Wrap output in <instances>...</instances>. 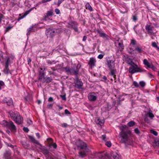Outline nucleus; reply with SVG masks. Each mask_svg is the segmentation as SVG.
Segmentation results:
<instances>
[{
    "label": "nucleus",
    "instance_id": "obj_38",
    "mask_svg": "<svg viewBox=\"0 0 159 159\" xmlns=\"http://www.w3.org/2000/svg\"><path fill=\"white\" fill-rule=\"evenodd\" d=\"M113 158L114 159H120L119 156L116 154L113 155Z\"/></svg>",
    "mask_w": 159,
    "mask_h": 159
},
{
    "label": "nucleus",
    "instance_id": "obj_19",
    "mask_svg": "<svg viewBox=\"0 0 159 159\" xmlns=\"http://www.w3.org/2000/svg\"><path fill=\"white\" fill-rule=\"evenodd\" d=\"M96 32L98 33L99 34L100 36L103 38H106L107 35L104 33L103 31H100L99 30H96Z\"/></svg>",
    "mask_w": 159,
    "mask_h": 159
},
{
    "label": "nucleus",
    "instance_id": "obj_64",
    "mask_svg": "<svg viewBox=\"0 0 159 159\" xmlns=\"http://www.w3.org/2000/svg\"><path fill=\"white\" fill-rule=\"evenodd\" d=\"M67 124L65 123H63L62 125V126L64 127H66L67 126Z\"/></svg>",
    "mask_w": 159,
    "mask_h": 159
},
{
    "label": "nucleus",
    "instance_id": "obj_60",
    "mask_svg": "<svg viewBox=\"0 0 159 159\" xmlns=\"http://www.w3.org/2000/svg\"><path fill=\"white\" fill-rule=\"evenodd\" d=\"M4 85V83L2 81H0V85L1 86H3Z\"/></svg>",
    "mask_w": 159,
    "mask_h": 159
},
{
    "label": "nucleus",
    "instance_id": "obj_33",
    "mask_svg": "<svg viewBox=\"0 0 159 159\" xmlns=\"http://www.w3.org/2000/svg\"><path fill=\"white\" fill-rule=\"evenodd\" d=\"M136 43V41L134 39L131 40V43L130 44V46H131L132 45H135Z\"/></svg>",
    "mask_w": 159,
    "mask_h": 159
},
{
    "label": "nucleus",
    "instance_id": "obj_59",
    "mask_svg": "<svg viewBox=\"0 0 159 159\" xmlns=\"http://www.w3.org/2000/svg\"><path fill=\"white\" fill-rule=\"evenodd\" d=\"M87 39V37L85 35L84 36L83 39V41H85Z\"/></svg>",
    "mask_w": 159,
    "mask_h": 159
},
{
    "label": "nucleus",
    "instance_id": "obj_56",
    "mask_svg": "<svg viewBox=\"0 0 159 159\" xmlns=\"http://www.w3.org/2000/svg\"><path fill=\"white\" fill-rule=\"evenodd\" d=\"M61 97L62 99L64 100H65L66 99V97L65 95H61Z\"/></svg>",
    "mask_w": 159,
    "mask_h": 159
},
{
    "label": "nucleus",
    "instance_id": "obj_55",
    "mask_svg": "<svg viewBox=\"0 0 159 159\" xmlns=\"http://www.w3.org/2000/svg\"><path fill=\"white\" fill-rule=\"evenodd\" d=\"M23 130L25 132H27L29 131V130L26 127H24L23 128Z\"/></svg>",
    "mask_w": 159,
    "mask_h": 159
},
{
    "label": "nucleus",
    "instance_id": "obj_27",
    "mask_svg": "<svg viewBox=\"0 0 159 159\" xmlns=\"http://www.w3.org/2000/svg\"><path fill=\"white\" fill-rule=\"evenodd\" d=\"M135 124V122L133 121H131L129 122L128 123V125L129 127H132Z\"/></svg>",
    "mask_w": 159,
    "mask_h": 159
},
{
    "label": "nucleus",
    "instance_id": "obj_53",
    "mask_svg": "<svg viewBox=\"0 0 159 159\" xmlns=\"http://www.w3.org/2000/svg\"><path fill=\"white\" fill-rule=\"evenodd\" d=\"M33 27H31L29 28V30H28V32H34L35 31V29H34L33 28Z\"/></svg>",
    "mask_w": 159,
    "mask_h": 159
},
{
    "label": "nucleus",
    "instance_id": "obj_8",
    "mask_svg": "<svg viewBox=\"0 0 159 159\" xmlns=\"http://www.w3.org/2000/svg\"><path fill=\"white\" fill-rule=\"evenodd\" d=\"M55 29H51L49 28L46 30V34L48 37H52L54 36L56 33Z\"/></svg>",
    "mask_w": 159,
    "mask_h": 159
},
{
    "label": "nucleus",
    "instance_id": "obj_32",
    "mask_svg": "<svg viewBox=\"0 0 159 159\" xmlns=\"http://www.w3.org/2000/svg\"><path fill=\"white\" fill-rule=\"evenodd\" d=\"M152 46L153 47L156 48L157 49H159V47H158L156 42H153L152 43Z\"/></svg>",
    "mask_w": 159,
    "mask_h": 159
},
{
    "label": "nucleus",
    "instance_id": "obj_13",
    "mask_svg": "<svg viewBox=\"0 0 159 159\" xmlns=\"http://www.w3.org/2000/svg\"><path fill=\"white\" fill-rule=\"evenodd\" d=\"M96 62V60L95 58L93 57H91L90 58L89 64L92 68L95 66V63Z\"/></svg>",
    "mask_w": 159,
    "mask_h": 159
},
{
    "label": "nucleus",
    "instance_id": "obj_28",
    "mask_svg": "<svg viewBox=\"0 0 159 159\" xmlns=\"http://www.w3.org/2000/svg\"><path fill=\"white\" fill-rule=\"evenodd\" d=\"M111 75L113 76L114 78L116 79V75H115V71L114 70L111 69Z\"/></svg>",
    "mask_w": 159,
    "mask_h": 159
},
{
    "label": "nucleus",
    "instance_id": "obj_16",
    "mask_svg": "<svg viewBox=\"0 0 159 159\" xmlns=\"http://www.w3.org/2000/svg\"><path fill=\"white\" fill-rule=\"evenodd\" d=\"M19 112L16 111L13 112L12 111H10L9 112L10 116L11 119L13 120L16 116H18Z\"/></svg>",
    "mask_w": 159,
    "mask_h": 159
},
{
    "label": "nucleus",
    "instance_id": "obj_26",
    "mask_svg": "<svg viewBox=\"0 0 159 159\" xmlns=\"http://www.w3.org/2000/svg\"><path fill=\"white\" fill-rule=\"evenodd\" d=\"M147 114L148 115L149 117L151 119H152L154 117V115L151 112H148L147 113Z\"/></svg>",
    "mask_w": 159,
    "mask_h": 159
},
{
    "label": "nucleus",
    "instance_id": "obj_17",
    "mask_svg": "<svg viewBox=\"0 0 159 159\" xmlns=\"http://www.w3.org/2000/svg\"><path fill=\"white\" fill-rule=\"evenodd\" d=\"M3 102L6 103L7 105L9 106L11 105L12 104V101L11 99L10 98H5L3 99Z\"/></svg>",
    "mask_w": 159,
    "mask_h": 159
},
{
    "label": "nucleus",
    "instance_id": "obj_29",
    "mask_svg": "<svg viewBox=\"0 0 159 159\" xmlns=\"http://www.w3.org/2000/svg\"><path fill=\"white\" fill-rule=\"evenodd\" d=\"M118 47L119 49H120V50H122L124 49V45L122 43H118Z\"/></svg>",
    "mask_w": 159,
    "mask_h": 159
},
{
    "label": "nucleus",
    "instance_id": "obj_10",
    "mask_svg": "<svg viewBox=\"0 0 159 159\" xmlns=\"http://www.w3.org/2000/svg\"><path fill=\"white\" fill-rule=\"evenodd\" d=\"M106 64L110 69L113 67L115 66L114 61L109 58L107 60Z\"/></svg>",
    "mask_w": 159,
    "mask_h": 159
},
{
    "label": "nucleus",
    "instance_id": "obj_52",
    "mask_svg": "<svg viewBox=\"0 0 159 159\" xmlns=\"http://www.w3.org/2000/svg\"><path fill=\"white\" fill-rule=\"evenodd\" d=\"M103 55L102 54H99L98 56V58L99 59H102L103 57Z\"/></svg>",
    "mask_w": 159,
    "mask_h": 159
},
{
    "label": "nucleus",
    "instance_id": "obj_62",
    "mask_svg": "<svg viewBox=\"0 0 159 159\" xmlns=\"http://www.w3.org/2000/svg\"><path fill=\"white\" fill-rule=\"evenodd\" d=\"M133 20L134 21L137 20V17L134 16H133Z\"/></svg>",
    "mask_w": 159,
    "mask_h": 159
},
{
    "label": "nucleus",
    "instance_id": "obj_50",
    "mask_svg": "<svg viewBox=\"0 0 159 159\" xmlns=\"http://www.w3.org/2000/svg\"><path fill=\"white\" fill-rule=\"evenodd\" d=\"M55 12L57 14H59L60 13V10L57 8L55 9Z\"/></svg>",
    "mask_w": 159,
    "mask_h": 159
},
{
    "label": "nucleus",
    "instance_id": "obj_11",
    "mask_svg": "<svg viewBox=\"0 0 159 159\" xmlns=\"http://www.w3.org/2000/svg\"><path fill=\"white\" fill-rule=\"evenodd\" d=\"M18 115V116H16L15 118V119H14L13 120L16 123L20 124H21L22 122H23V118L21 116L19 113Z\"/></svg>",
    "mask_w": 159,
    "mask_h": 159
},
{
    "label": "nucleus",
    "instance_id": "obj_49",
    "mask_svg": "<svg viewBox=\"0 0 159 159\" xmlns=\"http://www.w3.org/2000/svg\"><path fill=\"white\" fill-rule=\"evenodd\" d=\"M51 79L49 77H48L47 78L46 81L47 83H49L51 81Z\"/></svg>",
    "mask_w": 159,
    "mask_h": 159
},
{
    "label": "nucleus",
    "instance_id": "obj_51",
    "mask_svg": "<svg viewBox=\"0 0 159 159\" xmlns=\"http://www.w3.org/2000/svg\"><path fill=\"white\" fill-rule=\"evenodd\" d=\"M64 0H58L57 3L58 6H59L60 4L64 1Z\"/></svg>",
    "mask_w": 159,
    "mask_h": 159
},
{
    "label": "nucleus",
    "instance_id": "obj_12",
    "mask_svg": "<svg viewBox=\"0 0 159 159\" xmlns=\"http://www.w3.org/2000/svg\"><path fill=\"white\" fill-rule=\"evenodd\" d=\"M88 149L85 148V149L83 150H80L79 153V156L80 157L83 158L87 155V152H88Z\"/></svg>",
    "mask_w": 159,
    "mask_h": 159
},
{
    "label": "nucleus",
    "instance_id": "obj_42",
    "mask_svg": "<svg viewBox=\"0 0 159 159\" xmlns=\"http://www.w3.org/2000/svg\"><path fill=\"white\" fill-rule=\"evenodd\" d=\"M134 131L137 134H140V131L137 128H136L134 129Z\"/></svg>",
    "mask_w": 159,
    "mask_h": 159
},
{
    "label": "nucleus",
    "instance_id": "obj_44",
    "mask_svg": "<svg viewBox=\"0 0 159 159\" xmlns=\"http://www.w3.org/2000/svg\"><path fill=\"white\" fill-rule=\"evenodd\" d=\"M133 84V85L136 87H138L139 86V84L136 81H134Z\"/></svg>",
    "mask_w": 159,
    "mask_h": 159
},
{
    "label": "nucleus",
    "instance_id": "obj_31",
    "mask_svg": "<svg viewBox=\"0 0 159 159\" xmlns=\"http://www.w3.org/2000/svg\"><path fill=\"white\" fill-rule=\"evenodd\" d=\"M154 143L157 146H159V138H157L155 139Z\"/></svg>",
    "mask_w": 159,
    "mask_h": 159
},
{
    "label": "nucleus",
    "instance_id": "obj_41",
    "mask_svg": "<svg viewBox=\"0 0 159 159\" xmlns=\"http://www.w3.org/2000/svg\"><path fill=\"white\" fill-rule=\"evenodd\" d=\"M106 145L108 147H110L111 145V143L110 141H108L106 143Z\"/></svg>",
    "mask_w": 159,
    "mask_h": 159
},
{
    "label": "nucleus",
    "instance_id": "obj_9",
    "mask_svg": "<svg viewBox=\"0 0 159 159\" xmlns=\"http://www.w3.org/2000/svg\"><path fill=\"white\" fill-rule=\"evenodd\" d=\"M88 97L89 100L91 101H95L97 98L96 94L93 92L89 93Z\"/></svg>",
    "mask_w": 159,
    "mask_h": 159
},
{
    "label": "nucleus",
    "instance_id": "obj_7",
    "mask_svg": "<svg viewBox=\"0 0 159 159\" xmlns=\"http://www.w3.org/2000/svg\"><path fill=\"white\" fill-rule=\"evenodd\" d=\"M7 128L9 129L11 131L14 132L16 130V127L11 120H9Z\"/></svg>",
    "mask_w": 159,
    "mask_h": 159
},
{
    "label": "nucleus",
    "instance_id": "obj_15",
    "mask_svg": "<svg viewBox=\"0 0 159 159\" xmlns=\"http://www.w3.org/2000/svg\"><path fill=\"white\" fill-rule=\"evenodd\" d=\"M129 49L130 50V51L131 52H133L134 50H135L137 52L139 53H141L143 52V50L142 48L141 47L137 46L136 47L135 50L131 48H129Z\"/></svg>",
    "mask_w": 159,
    "mask_h": 159
},
{
    "label": "nucleus",
    "instance_id": "obj_45",
    "mask_svg": "<svg viewBox=\"0 0 159 159\" xmlns=\"http://www.w3.org/2000/svg\"><path fill=\"white\" fill-rule=\"evenodd\" d=\"M11 153L9 151H7L6 152L5 156L6 157H8L10 155Z\"/></svg>",
    "mask_w": 159,
    "mask_h": 159
},
{
    "label": "nucleus",
    "instance_id": "obj_4",
    "mask_svg": "<svg viewBox=\"0 0 159 159\" xmlns=\"http://www.w3.org/2000/svg\"><path fill=\"white\" fill-rule=\"evenodd\" d=\"M145 70L142 68L139 67L137 65L133 67H130L129 69V72L134 74L136 72H145Z\"/></svg>",
    "mask_w": 159,
    "mask_h": 159
},
{
    "label": "nucleus",
    "instance_id": "obj_23",
    "mask_svg": "<svg viewBox=\"0 0 159 159\" xmlns=\"http://www.w3.org/2000/svg\"><path fill=\"white\" fill-rule=\"evenodd\" d=\"M8 121H7L5 120H3L1 122V124L3 126L7 127Z\"/></svg>",
    "mask_w": 159,
    "mask_h": 159
},
{
    "label": "nucleus",
    "instance_id": "obj_3",
    "mask_svg": "<svg viewBox=\"0 0 159 159\" xmlns=\"http://www.w3.org/2000/svg\"><path fill=\"white\" fill-rule=\"evenodd\" d=\"M154 23H152L150 25H147L145 26V29L147 34L150 36H152L155 35V30L153 25Z\"/></svg>",
    "mask_w": 159,
    "mask_h": 159
},
{
    "label": "nucleus",
    "instance_id": "obj_39",
    "mask_svg": "<svg viewBox=\"0 0 159 159\" xmlns=\"http://www.w3.org/2000/svg\"><path fill=\"white\" fill-rule=\"evenodd\" d=\"M4 18V16L2 14H0V24L1 23L2 20Z\"/></svg>",
    "mask_w": 159,
    "mask_h": 159
},
{
    "label": "nucleus",
    "instance_id": "obj_2",
    "mask_svg": "<svg viewBox=\"0 0 159 159\" xmlns=\"http://www.w3.org/2000/svg\"><path fill=\"white\" fill-rule=\"evenodd\" d=\"M72 66L71 68L66 67L64 68V69L67 74L77 75L79 70V69L78 68L79 65L76 66L75 64H72Z\"/></svg>",
    "mask_w": 159,
    "mask_h": 159
},
{
    "label": "nucleus",
    "instance_id": "obj_58",
    "mask_svg": "<svg viewBox=\"0 0 159 159\" xmlns=\"http://www.w3.org/2000/svg\"><path fill=\"white\" fill-rule=\"evenodd\" d=\"M65 113L66 114H70V112L67 109H66L65 110Z\"/></svg>",
    "mask_w": 159,
    "mask_h": 159
},
{
    "label": "nucleus",
    "instance_id": "obj_47",
    "mask_svg": "<svg viewBox=\"0 0 159 159\" xmlns=\"http://www.w3.org/2000/svg\"><path fill=\"white\" fill-rule=\"evenodd\" d=\"M9 57L10 58V59H11V60L12 61V60L15 58V56L12 54H11L10 57Z\"/></svg>",
    "mask_w": 159,
    "mask_h": 159
},
{
    "label": "nucleus",
    "instance_id": "obj_35",
    "mask_svg": "<svg viewBox=\"0 0 159 159\" xmlns=\"http://www.w3.org/2000/svg\"><path fill=\"white\" fill-rule=\"evenodd\" d=\"M150 132L151 133L153 134L155 136H157V131H155L153 130H151Z\"/></svg>",
    "mask_w": 159,
    "mask_h": 159
},
{
    "label": "nucleus",
    "instance_id": "obj_61",
    "mask_svg": "<svg viewBox=\"0 0 159 159\" xmlns=\"http://www.w3.org/2000/svg\"><path fill=\"white\" fill-rule=\"evenodd\" d=\"M27 123H28L29 124V125L31 124H32V121L31 120H27Z\"/></svg>",
    "mask_w": 159,
    "mask_h": 159
},
{
    "label": "nucleus",
    "instance_id": "obj_6",
    "mask_svg": "<svg viewBox=\"0 0 159 159\" xmlns=\"http://www.w3.org/2000/svg\"><path fill=\"white\" fill-rule=\"evenodd\" d=\"M67 27L69 28L73 29L75 31L78 32V29L77 27V24L76 22H71L68 23Z\"/></svg>",
    "mask_w": 159,
    "mask_h": 159
},
{
    "label": "nucleus",
    "instance_id": "obj_36",
    "mask_svg": "<svg viewBox=\"0 0 159 159\" xmlns=\"http://www.w3.org/2000/svg\"><path fill=\"white\" fill-rule=\"evenodd\" d=\"M139 84L142 87H143L145 85V83L143 81H140L139 82Z\"/></svg>",
    "mask_w": 159,
    "mask_h": 159
},
{
    "label": "nucleus",
    "instance_id": "obj_30",
    "mask_svg": "<svg viewBox=\"0 0 159 159\" xmlns=\"http://www.w3.org/2000/svg\"><path fill=\"white\" fill-rule=\"evenodd\" d=\"M97 155L98 156H101L102 157H100V159H107V157L105 156L102 155V153H99L97 154Z\"/></svg>",
    "mask_w": 159,
    "mask_h": 159
},
{
    "label": "nucleus",
    "instance_id": "obj_21",
    "mask_svg": "<svg viewBox=\"0 0 159 159\" xmlns=\"http://www.w3.org/2000/svg\"><path fill=\"white\" fill-rule=\"evenodd\" d=\"M10 58L9 57H7V59L5 61V67L6 69H8V66L10 62Z\"/></svg>",
    "mask_w": 159,
    "mask_h": 159
},
{
    "label": "nucleus",
    "instance_id": "obj_57",
    "mask_svg": "<svg viewBox=\"0 0 159 159\" xmlns=\"http://www.w3.org/2000/svg\"><path fill=\"white\" fill-rule=\"evenodd\" d=\"M52 0H42L41 1L42 3H44L47 2H49Z\"/></svg>",
    "mask_w": 159,
    "mask_h": 159
},
{
    "label": "nucleus",
    "instance_id": "obj_46",
    "mask_svg": "<svg viewBox=\"0 0 159 159\" xmlns=\"http://www.w3.org/2000/svg\"><path fill=\"white\" fill-rule=\"evenodd\" d=\"M53 106V104H48L47 105V107L49 109H52Z\"/></svg>",
    "mask_w": 159,
    "mask_h": 159
},
{
    "label": "nucleus",
    "instance_id": "obj_37",
    "mask_svg": "<svg viewBox=\"0 0 159 159\" xmlns=\"http://www.w3.org/2000/svg\"><path fill=\"white\" fill-rule=\"evenodd\" d=\"M50 146H52L53 148L55 149L57 147V145L56 143H52L49 144Z\"/></svg>",
    "mask_w": 159,
    "mask_h": 159
},
{
    "label": "nucleus",
    "instance_id": "obj_20",
    "mask_svg": "<svg viewBox=\"0 0 159 159\" xmlns=\"http://www.w3.org/2000/svg\"><path fill=\"white\" fill-rule=\"evenodd\" d=\"M29 138L33 142L37 144L40 145V143L39 142L36 140L33 136H29Z\"/></svg>",
    "mask_w": 159,
    "mask_h": 159
},
{
    "label": "nucleus",
    "instance_id": "obj_22",
    "mask_svg": "<svg viewBox=\"0 0 159 159\" xmlns=\"http://www.w3.org/2000/svg\"><path fill=\"white\" fill-rule=\"evenodd\" d=\"M85 7L86 9H88L90 10V11H93V10L92 7H91L89 3L88 2L86 3V4L85 5Z\"/></svg>",
    "mask_w": 159,
    "mask_h": 159
},
{
    "label": "nucleus",
    "instance_id": "obj_1",
    "mask_svg": "<svg viewBox=\"0 0 159 159\" xmlns=\"http://www.w3.org/2000/svg\"><path fill=\"white\" fill-rule=\"evenodd\" d=\"M126 127V126L125 125L121 126L120 127V129L121 130V132L120 133V135L121 137L122 143H126L131 135V131L127 129Z\"/></svg>",
    "mask_w": 159,
    "mask_h": 159
},
{
    "label": "nucleus",
    "instance_id": "obj_5",
    "mask_svg": "<svg viewBox=\"0 0 159 159\" xmlns=\"http://www.w3.org/2000/svg\"><path fill=\"white\" fill-rule=\"evenodd\" d=\"M75 144L78 148L80 149H85V148L87 147L86 144L80 140L77 141Z\"/></svg>",
    "mask_w": 159,
    "mask_h": 159
},
{
    "label": "nucleus",
    "instance_id": "obj_43",
    "mask_svg": "<svg viewBox=\"0 0 159 159\" xmlns=\"http://www.w3.org/2000/svg\"><path fill=\"white\" fill-rule=\"evenodd\" d=\"M49 16L46 14V15H44L43 17L44 19L45 20H48L49 19Z\"/></svg>",
    "mask_w": 159,
    "mask_h": 159
},
{
    "label": "nucleus",
    "instance_id": "obj_40",
    "mask_svg": "<svg viewBox=\"0 0 159 159\" xmlns=\"http://www.w3.org/2000/svg\"><path fill=\"white\" fill-rule=\"evenodd\" d=\"M55 30H56V33H60L61 32V28L57 29H54Z\"/></svg>",
    "mask_w": 159,
    "mask_h": 159
},
{
    "label": "nucleus",
    "instance_id": "obj_54",
    "mask_svg": "<svg viewBox=\"0 0 159 159\" xmlns=\"http://www.w3.org/2000/svg\"><path fill=\"white\" fill-rule=\"evenodd\" d=\"M48 101L49 102H52L53 101V99L52 97H50L49 98Z\"/></svg>",
    "mask_w": 159,
    "mask_h": 159
},
{
    "label": "nucleus",
    "instance_id": "obj_48",
    "mask_svg": "<svg viewBox=\"0 0 159 159\" xmlns=\"http://www.w3.org/2000/svg\"><path fill=\"white\" fill-rule=\"evenodd\" d=\"M12 26H8L6 28V32H8L12 28Z\"/></svg>",
    "mask_w": 159,
    "mask_h": 159
},
{
    "label": "nucleus",
    "instance_id": "obj_25",
    "mask_svg": "<svg viewBox=\"0 0 159 159\" xmlns=\"http://www.w3.org/2000/svg\"><path fill=\"white\" fill-rule=\"evenodd\" d=\"M46 14L49 17L52 16L53 15V11L52 10L48 11Z\"/></svg>",
    "mask_w": 159,
    "mask_h": 159
},
{
    "label": "nucleus",
    "instance_id": "obj_14",
    "mask_svg": "<svg viewBox=\"0 0 159 159\" xmlns=\"http://www.w3.org/2000/svg\"><path fill=\"white\" fill-rule=\"evenodd\" d=\"M75 87L78 88H80L83 85V83L80 81L77 78H76L75 80Z\"/></svg>",
    "mask_w": 159,
    "mask_h": 159
},
{
    "label": "nucleus",
    "instance_id": "obj_18",
    "mask_svg": "<svg viewBox=\"0 0 159 159\" xmlns=\"http://www.w3.org/2000/svg\"><path fill=\"white\" fill-rule=\"evenodd\" d=\"M143 64L146 66L148 67L151 68L152 69H153L154 67L152 65H150V63L148 62V61L146 59H144L143 61Z\"/></svg>",
    "mask_w": 159,
    "mask_h": 159
},
{
    "label": "nucleus",
    "instance_id": "obj_34",
    "mask_svg": "<svg viewBox=\"0 0 159 159\" xmlns=\"http://www.w3.org/2000/svg\"><path fill=\"white\" fill-rule=\"evenodd\" d=\"M128 64L130 66V67H133L135 65H136L133 61H132L129 62L128 63Z\"/></svg>",
    "mask_w": 159,
    "mask_h": 159
},
{
    "label": "nucleus",
    "instance_id": "obj_24",
    "mask_svg": "<svg viewBox=\"0 0 159 159\" xmlns=\"http://www.w3.org/2000/svg\"><path fill=\"white\" fill-rule=\"evenodd\" d=\"M43 153L45 155L46 157H49V152L47 149H45L43 151Z\"/></svg>",
    "mask_w": 159,
    "mask_h": 159
},
{
    "label": "nucleus",
    "instance_id": "obj_63",
    "mask_svg": "<svg viewBox=\"0 0 159 159\" xmlns=\"http://www.w3.org/2000/svg\"><path fill=\"white\" fill-rule=\"evenodd\" d=\"M102 139L103 140H105V139L106 138V135H103L102 136Z\"/></svg>",
    "mask_w": 159,
    "mask_h": 159
}]
</instances>
